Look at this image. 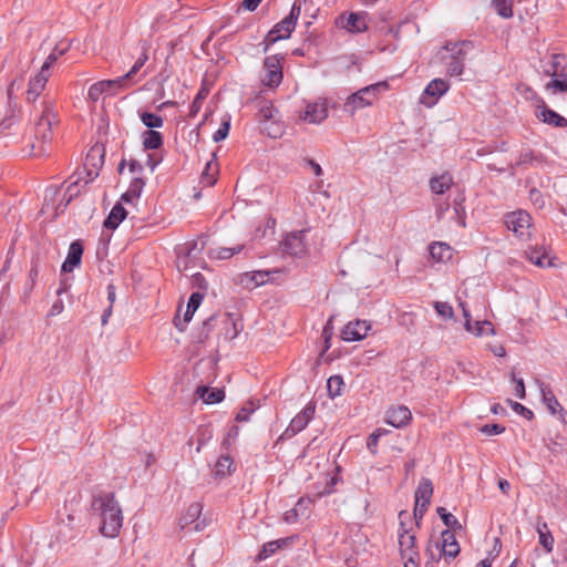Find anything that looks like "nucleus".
I'll return each mask as SVG.
<instances>
[{"label": "nucleus", "mask_w": 567, "mask_h": 567, "mask_svg": "<svg viewBox=\"0 0 567 567\" xmlns=\"http://www.w3.org/2000/svg\"><path fill=\"white\" fill-rule=\"evenodd\" d=\"M48 81L49 76L38 72L28 84L27 101L32 104L33 122V135L27 144L29 156H41L47 152L53 140L54 126L60 122L55 100L49 94L39 100Z\"/></svg>", "instance_id": "nucleus-1"}, {"label": "nucleus", "mask_w": 567, "mask_h": 567, "mask_svg": "<svg viewBox=\"0 0 567 567\" xmlns=\"http://www.w3.org/2000/svg\"><path fill=\"white\" fill-rule=\"evenodd\" d=\"M92 507L100 514V532L103 536L115 538L123 526V512L114 493H102L94 497Z\"/></svg>", "instance_id": "nucleus-2"}, {"label": "nucleus", "mask_w": 567, "mask_h": 567, "mask_svg": "<svg viewBox=\"0 0 567 567\" xmlns=\"http://www.w3.org/2000/svg\"><path fill=\"white\" fill-rule=\"evenodd\" d=\"M473 44L470 41L447 42L441 52V60L445 65L446 74L461 76L464 72L465 62Z\"/></svg>", "instance_id": "nucleus-3"}, {"label": "nucleus", "mask_w": 567, "mask_h": 567, "mask_svg": "<svg viewBox=\"0 0 567 567\" xmlns=\"http://www.w3.org/2000/svg\"><path fill=\"white\" fill-rule=\"evenodd\" d=\"M388 89L389 84L386 81L364 86L347 97L343 111L350 116H354L358 111L372 106L379 100L381 91H386Z\"/></svg>", "instance_id": "nucleus-4"}, {"label": "nucleus", "mask_w": 567, "mask_h": 567, "mask_svg": "<svg viewBox=\"0 0 567 567\" xmlns=\"http://www.w3.org/2000/svg\"><path fill=\"white\" fill-rule=\"evenodd\" d=\"M405 512H400V526L398 529V544L404 567H420L421 556L416 545V535L413 528H406L402 522Z\"/></svg>", "instance_id": "nucleus-5"}, {"label": "nucleus", "mask_w": 567, "mask_h": 567, "mask_svg": "<svg viewBox=\"0 0 567 567\" xmlns=\"http://www.w3.org/2000/svg\"><path fill=\"white\" fill-rule=\"evenodd\" d=\"M257 120L265 132L271 138H278L284 134L285 126L280 121L278 110L271 102L262 101L258 105Z\"/></svg>", "instance_id": "nucleus-6"}, {"label": "nucleus", "mask_w": 567, "mask_h": 567, "mask_svg": "<svg viewBox=\"0 0 567 567\" xmlns=\"http://www.w3.org/2000/svg\"><path fill=\"white\" fill-rule=\"evenodd\" d=\"M300 12V6L293 3L290 13L284 20L274 25L265 39V53L268 51L270 44L290 37L291 32L295 30Z\"/></svg>", "instance_id": "nucleus-7"}, {"label": "nucleus", "mask_w": 567, "mask_h": 567, "mask_svg": "<svg viewBox=\"0 0 567 567\" xmlns=\"http://www.w3.org/2000/svg\"><path fill=\"white\" fill-rule=\"evenodd\" d=\"M284 58L278 54L267 56L264 61L262 69L259 74L261 85L275 90L282 81V62Z\"/></svg>", "instance_id": "nucleus-8"}, {"label": "nucleus", "mask_w": 567, "mask_h": 567, "mask_svg": "<svg viewBox=\"0 0 567 567\" xmlns=\"http://www.w3.org/2000/svg\"><path fill=\"white\" fill-rule=\"evenodd\" d=\"M506 227L512 230L517 237L528 239L532 234V216L523 209H518L506 214Z\"/></svg>", "instance_id": "nucleus-9"}, {"label": "nucleus", "mask_w": 567, "mask_h": 567, "mask_svg": "<svg viewBox=\"0 0 567 567\" xmlns=\"http://www.w3.org/2000/svg\"><path fill=\"white\" fill-rule=\"evenodd\" d=\"M328 117L327 100L319 97L312 102H308L303 111L300 112L299 118L308 124H320Z\"/></svg>", "instance_id": "nucleus-10"}, {"label": "nucleus", "mask_w": 567, "mask_h": 567, "mask_svg": "<svg viewBox=\"0 0 567 567\" xmlns=\"http://www.w3.org/2000/svg\"><path fill=\"white\" fill-rule=\"evenodd\" d=\"M127 89L121 78L114 80H102L95 82L89 87L87 97L96 102L104 93L116 94L117 92Z\"/></svg>", "instance_id": "nucleus-11"}, {"label": "nucleus", "mask_w": 567, "mask_h": 567, "mask_svg": "<svg viewBox=\"0 0 567 567\" xmlns=\"http://www.w3.org/2000/svg\"><path fill=\"white\" fill-rule=\"evenodd\" d=\"M450 89V83L443 79H434L432 80L424 89L420 103L432 107L437 103L440 97H442Z\"/></svg>", "instance_id": "nucleus-12"}, {"label": "nucleus", "mask_w": 567, "mask_h": 567, "mask_svg": "<svg viewBox=\"0 0 567 567\" xmlns=\"http://www.w3.org/2000/svg\"><path fill=\"white\" fill-rule=\"evenodd\" d=\"M365 12H351L348 16L341 14L337 24L350 33H360L368 30Z\"/></svg>", "instance_id": "nucleus-13"}, {"label": "nucleus", "mask_w": 567, "mask_h": 567, "mask_svg": "<svg viewBox=\"0 0 567 567\" xmlns=\"http://www.w3.org/2000/svg\"><path fill=\"white\" fill-rule=\"evenodd\" d=\"M535 116L545 124L564 128L567 126V118L549 109L543 100L536 105Z\"/></svg>", "instance_id": "nucleus-14"}, {"label": "nucleus", "mask_w": 567, "mask_h": 567, "mask_svg": "<svg viewBox=\"0 0 567 567\" xmlns=\"http://www.w3.org/2000/svg\"><path fill=\"white\" fill-rule=\"evenodd\" d=\"M371 326L365 320L350 321L342 330L341 336L344 341H360L368 336Z\"/></svg>", "instance_id": "nucleus-15"}, {"label": "nucleus", "mask_w": 567, "mask_h": 567, "mask_svg": "<svg viewBox=\"0 0 567 567\" xmlns=\"http://www.w3.org/2000/svg\"><path fill=\"white\" fill-rule=\"evenodd\" d=\"M411 420L412 413L405 405L392 406L385 413V422L396 429L406 426Z\"/></svg>", "instance_id": "nucleus-16"}, {"label": "nucleus", "mask_w": 567, "mask_h": 567, "mask_svg": "<svg viewBox=\"0 0 567 567\" xmlns=\"http://www.w3.org/2000/svg\"><path fill=\"white\" fill-rule=\"evenodd\" d=\"M525 257L533 265L539 268H548L554 266L553 257L545 246H528L525 250Z\"/></svg>", "instance_id": "nucleus-17"}, {"label": "nucleus", "mask_w": 567, "mask_h": 567, "mask_svg": "<svg viewBox=\"0 0 567 567\" xmlns=\"http://www.w3.org/2000/svg\"><path fill=\"white\" fill-rule=\"evenodd\" d=\"M315 411L316 406L313 403H309L308 405H306L303 410L291 420L285 434L295 435L302 431L307 426L309 421L313 417Z\"/></svg>", "instance_id": "nucleus-18"}, {"label": "nucleus", "mask_w": 567, "mask_h": 567, "mask_svg": "<svg viewBox=\"0 0 567 567\" xmlns=\"http://www.w3.org/2000/svg\"><path fill=\"white\" fill-rule=\"evenodd\" d=\"M284 250L291 256H302L307 250L305 241V231H295L286 236L284 240Z\"/></svg>", "instance_id": "nucleus-19"}, {"label": "nucleus", "mask_w": 567, "mask_h": 567, "mask_svg": "<svg viewBox=\"0 0 567 567\" xmlns=\"http://www.w3.org/2000/svg\"><path fill=\"white\" fill-rule=\"evenodd\" d=\"M203 506L199 503H193L190 504L186 512L183 514V516L179 518V526L182 529L187 528L192 524L194 525V530L198 532L203 529V526L200 523L197 522V519L200 516Z\"/></svg>", "instance_id": "nucleus-20"}, {"label": "nucleus", "mask_w": 567, "mask_h": 567, "mask_svg": "<svg viewBox=\"0 0 567 567\" xmlns=\"http://www.w3.org/2000/svg\"><path fill=\"white\" fill-rule=\"evenodd\" d=\"M441 538V554L445 558H455L460 554V545L454 533L450 529H445L442 532Z\"/></svg>", "instance_id": "nucleus-21"}, {"label": "nucleus", "mask_w": 567, "mask_h": 567, "mask_svg": "<svg viewBox=\"0 0 567 567\" xmlns=\"http://www.w3.org/2000/svg\"><path fill=\"white\" fill-rule=\"evenodd\" d=\"M83 255V246L79 240L73 241L68 251L66 259L62 264V270L64 272H71L81 262Z\"/></svg>", "instance_id": "nucleus-22"}, {"label": "nucleus", "mask_w": 567, "mask_h": 567, "mask_svg": "<svg viewBox=\"0 0 567 567\" xmlns=\"http://www.w3.org/2000/svg\"><path fill=\"white\" fill-rule=\"evenodd\" d=\"M429 252L436 262H447L452 259L454 249L446 243L435 241L429 246Z\"/></svg>", "instance_id": "nucleus-23"}, {"label": "nucleus", "mask_w": 567, "mask_h": 567, "mask_svg": "<svg viewBox=\"0 0 567 567\" xmlns=\"http://www.w3.org/2000/svg\"><path fill=\"white\" fill-rule=\"evenodd\" d=\"M539 389L542 393V400L544 404L546 405L547 410L551 415H556L559 413L561 416L566 413L565 410L561 408L560 403L556 399L553 391L546 386L544 383H539Z\"/></svg>", "instance_id": "nucleus-24"}, {"label": "nucleus", "mask_w": 567, "mask_h": 567, "mask_svg": "<svg viewBox=\"0 0 567 567\" xmlns=\"http://www.w3.org/2000/svg\"><path fill=\"white\" fill-rule=\"evenodd\" d=\"M269 272L261 270L245 272L240 276V284L247 289H252L267 282Z\"/></svg>", "instance_id": "nucleus-25"}, {"label": "nucleus", "mask_w": 567, "mask_h": 567, "mask_svg": "<svg viewBox=\"0 0 567 567\" xmlns=\"http://www.w3.org/2000/svg\"><path fill=\"white\" fill-rule=\"evenodd\" d=\"M433 495V484L430 478L422 477L419 482V485L414 493V498L416 503H425L431 504V498Z\"/></svg>", "instance_id": "nucleus-26"}, {"label": "nucleus", "mask_w": 567, "mask_h": 567, "mask_svg": "<svg viewBox=\"0 0 567 567\" xmlns=\"http://www.w3.org/2000/svg\"><path fill=\"white\" fill-rule=\"evenodd\" d=\"M127 213L121 203L113 206L107 218L104 220V227L115 229L126 217Z\"/></svg>", "instance_id": "nucleus-27"}, {"label": "nucleus", "mask_w": 567, "mask_h": 567, "mask_svg": "<svg viewBox=\"0 0 567 567\" xmlns=\"http://www.w3.org/2000/svg\"><path fill=\"white\" fill-rule=\"evenodd\" d=\"M467 332L472 333L475 337H484V336H494L495 329L491 321L487 320H476L473 322L470 320V329H465Z\"/></svg>", "instance_id": "nucleus-28"}, {"label": "nucleus", "mask_w": 567, "mask_h": 567, "mask_svg": "<svg viewBox=\"0 0 567 567\" xmlns=\"http://www.w3.org/2000/svg\"><path fill=\"white\" fill-rule=\"evenodd\" d=\"M452 184H453V179H452L451 175H449L447 173L442 174L440 176L432 177L430 179V188H431L432 193H434L436 195L444 194L446 190H449L451 188Z\"/></svg>", "instance_id": "nucleus-29"}, {"label": "nucleus", "mask_w": 567, "mask_h": 567, "mask_svg": "<svg viewBox=\"0 0 567 567\" xmlns=\"http://www.w3.org/2000/svg\"><path fill=\"white\" fill-rule=\"evenodd\" d=\"M196 394L207 404L219 403L225 398V392L220 389L209 390L207 386H198Z\"/></svg>", "instance_id": "nucleus-30"}, {"label": "nucleus", "mask_w": 567, "mask_h": 567, "mask_svg": "<svg viewBox=\"0 0 567 567\" xmlns=\"http://www.w3.org/2000/svg\"><path fill=\"white\" fill-rule=\"evenodd\" d=\"M215 154H213V159L208 161L205 165V168L202 173L200 181L205 186H213L217 181L218 175V164L215 161Z\"/></svg>", "instance_id": "nucleus-31"}, {"label": "nucleus", "mask_w": 567, "mask_h": 567, "mask_svg": "<svg viewBox=\"0 0 567 567\" xmlns=\"http://www.w3.org/2000/svg\"><path fill=\"white\" fill-rule=\"evenodd\" d=\"M148 60V55L146 53V50L142 52V54L137 58L131 70L124 74L123 76H120L126 87H130L134 84V76L137 74V72L144 66L146 61Z\"/></svg>", "instance_id": "nucleus-32"}, {"label": "nucleus", "mask_w": 567, "mask_h": 567, "mask_svg": "<svg viewBox=\"0 0 567 567\" xmlns=\"http://www.w3.org/2000/svg\"><path fill=\"white\" fill-rule=\"evenodd\" d=\"M142 143L145 150H158L163 145V136L158 131L147 130L142 134Z\"/></svg>", "instance_id": "nucleus-33"}, {"label": "nucleus", "mask_w": 567, "mask_h": 567, "mask_svg": "<svg viewBox=\"0 0 567 567\" xmlns=\"http://www.w3.org/2000/svg\"><path fill=\"white\" fill-rule=\"evenodd\" d=\"M566 58L563 54H553L550 56L549 66L545 69V73L550 76L565 74Z\"/></svg>", "instance_id": "nucleus-34"}, {"label": "nucleus", "mask_w": 567, "mask_h": 567, "mask_svg": "<svg viewBox=\"0 0 567 567\" xmlns=\"http://www.w3.org/2000/svg\"><path fill=\"white\" fill-rule=\"evenodd\" d=\"M537 533L539 537V544L543 546L546 553H551L554 548V537L548 529L547 523H542L537 526Z\"/></svg>", "instance_id": "nucleus-35"}, {"label": "nucleus", "mask_w": 567, "mask_h": 567, "mask_svg": "<svg viewBox=\"0 0 567 567\" xmlns=\"http://www.w3.org/2000/svg\"><path fill=\"white\" fill-rule=\"evenodd\" d=\"M204 299V295L200 292H193L188 299L186 311L184 313L183 321L184 323H187L192 320L195 311L200 306L202 301Z\"/></svg>", "instance_id": "nucleus-36"}, {"label": "nucleus", "mask_w": 567, "mask_h": 567, "mask_svg": "<svg viewBox=\"0 0 567 567\" xmlns=\"http://www.w3.org/2000/svg\"><path fill=\"white\" fill-rule=\"evenodd\" d=\"M288 538H280L276 540L268 542L262 546V549L260 550L258 555V559H267L270 556H272L278 549L282 548L287 543Z\"/></svg>", "instance_id": "nucleus-37"}, {"label": "nucleus", "mask_w": 567, "mask_h": 567, "mask_svg": "<svg viewBox=\"0 0 567 567\" xmlns=\"http://www.w3.org/2000/svg\"><path fill=\"white\" fill-rule=\"evenodd\" d=\"M513 6L514 0H492V7L496 13L504 19H509L513 17Z\"/></svg>", "instance_id": "nucleus-38"}, {"label": "nucleus", "mask_w": 567, "mask_h": 567, "mask_svg": "<svg viewBox=\"0 0 567 567\" xmlns=\"http://www.w3.org/2000/svg\"><path fill=\"white\" fill-rule=\"evenodd\" d=\"M140 120L148 130L159 128L164 125V118L151 112L140 113Z\"/></svg>", "instance_id": "nucleus-39"}, {"label": "nucleus", "mask_w": 567, "mask_h": 567, "mask_svg": "<svg viewBox=\"0 0 567 567\" xmlns=\"http://www.w3.org/2000/svg\"><path fill=\"white\" fill-rule=\"evenodd\" d=\"M233 458L228 455L220 456L215 465V475L218 477H225L231 473Z\"/></svg>", "instance_id": "nucleus-40"}, {"label": "nucleus", "mask_w": 567, "mask_h": 567, "mask_svg": "<svg viewBox=\"0 0 567 567\" xmlns=\"http://www.w3.org/2000/svg\"><path fill=\"white\" fill-rule=\"evenodd\" d=\"M436 513L441 517L447 529L457 530L462 528V525L458 522V519L451 513H447V511L444 507H437Z\"/></svg>", "instance_id": "nucleus-41"}, {"label": "nucleus", "mask_w": 567, "mask_h": 567, "mask_svg": "<svg viewBox=\"0 0 567 567\" xmlns=\"http://www.w3.org/2000/svg\"><path fill=\"white\" fill-rule=\"evenodd\" d=\"M344 382L342 377L332 375L327 381V389L330 398L339 396L342 392Z\"/></svg>", "instance_id": "nucleus-42"}, {"label": "nucleus", "mask_w": 567, "mask_h": 567, "mask_svg": "<svg viewBox=\"0 0 567 567\" xmlns=\"http://www.w3.org/2000/svg\"><path fill=\"white\" fill-rule=\"evenodd\" d=\"M243 248H244L243 245H237L235 247H229V248L219 247V248L214 249L212 251V255L217 259H228V258L233 257L234 255L239 254L243 250Z\"/></svg>", "instance_id": "nucleus-43"}, {"label": "nucleus", "mask_w": 567, "mask_h": 567, "mask_svg": "<svg viewBox=\"0 0 567 567\" xmlns=\"http://www.w3.org/2000/svg\"><path fill=\"white\" fill-rule=\"evenodd\" d=\"M554 78L555 79H553L551 81H549L546 84V90L551 91L554 93L555 92H567V76H566V74L554 76Z\"/></svg>", "instance_id": "nucleus-44"}, {"label": "nucleus", "mask_w": 567, "mask_h": 567, "mask_svg": "<svg viewBox=\"0 0 567 567\" xmlns=\"http://www.w3.org/2000/svg\"><path fill=\"white\" fill-rule=\"evenodd\" d=\"M434 308L440 317L443 319H452L454 317V310L449 302L435 301Z\"/></svg>", "instance_id": "nucleus-45"}, {"label": "nucleus", "mask_w": 567, "mask_h": 567, "mask_svg": "<svg viewBox=\"0 0 567 567\" xmlns=\"http://www.w3.org/2000/svg\"><path fill=\"white\" fill-rule=\"evenodd\" d=\"M229 128H230V117H227L226 120H224L221 122L219 128L214 133L213 140L215 142H220V141L225 140L229 133Z\"/></svg>", "instance_id": "nucleus-46"}, {"label": "nucleus", "mask_w": 567, "mask_h": 567, "mask_svg": "<svg viewBox=\"0 0 567 567\" xmlns=\"http://www.w3.org/2000/svg\"><path fill=\"white\" fill-rule=\"evenodd\" d=\"M198 243L197 241H192V243H187L186 244V249H187V255L184 259H182L179 261V264H183L184 265V270H187L188 269V265H187V261L189 259V257L193 256V251L194 250H197V251H202L203 248H204V241L202 240L200 243V247L198 248ZM178 267H181V265H178Z\"/></svg>", "instance_id": "nucleus-47"}, {"label": "nucleus", "mask_w": 567, "mask_h": 567, "mask_svg": "<svg viewBox=\"0 0 567 567\" xmlns=\"http://www.w3.org/2000/svg\"><path fill=\"white\" fill-rule=\"evenodd\" d=\"M145 186V183L141 176H133L132 182L128 186V190L136 196L137 198L141 196V193Z\"/></svg>", "instance_id": "nucleus-48"}, {"label": "nucleus", "mask_w": 567, "mask_h": 567, "mask_svg": "<svg viewBox=\"0 0 567 567\" xmlns=\"http://www.w3.org/2000/svg\"><path fill=\"white\" fill-rule=\"evenodd\" d=\"M58 60V53L55 51H52L48 58L45 59V61L43 62L39 73L43 74V75H47L50 78L51 73H50V69L51 66L56 62Z\"/></svg>", "instance_id": "nucleus-49"}, {"label": "nucleus", "mask_w": 567, "mask_h": 567, "mask_svg": "<svg viewBox=\"0 0 567 567\" xmlns=\"http://www.w3.org/2000/svg\"><path fill=\"white\" fill-rule=\"evenodd\" d=\"M507 403L512 406V409L519 415H523L524 417L530 420L534 417V413L527 409L526 406H524L523 404L518 403V402H514L512 400H507Z\"/></svg>", "instance_id": "nucleus-50"}, {"label": "nucleus", "mask_w": 567, "mask_h": 567, "mask_svg": "<svg viewBox=\"0 0 567 567\" xmlns=\"http://www.w3.org/2000/svg\"><path fill=\"white\" fill-rule=\"evenodd\" d=\"M313 504V499L310 497H301L297 502L295 508L299 512L300 516H306L309 512L310 506Z\"/></svg>", "instance_id": "nucleus-51"}, {"label": "nucleus", "mask_w": 567, "mask_h": 567, "mask_svg": "<svg viewBox=\"0 0 567 567\" xmlns=\"http://www.w3.org/2000/svg\"><path fill=\"white\" fill-rule=\"evenodd\" d=\"M430 504H425V503H416L415 502V505H414V511H413V516H414V519H415V524L416 526L419 527L420 526V522L422 520L424 514L426 513L427 508H429Z\"/></svg>", "instance_id": "nucleus-52"}, {"label": "nucleus", "mask_w": 567, "mask_h": 567, "mask_svg": "<svg viewBox=\"0 0 567 567\" xmlns=\"http://www.w3.org/2000/svg\"><path fill=\"white\" fill-rule=\"evenodd\" d=\"M430 504H425V503H416L415 502V505H414V511H413V516H414V519H415V524L416 526L419 527L420 526V522L422 520L424 514L426 513L427 508H429Z\"/></svg>", "instance_id": "nucleus-53"}, {"label": "nucleus", "mask_w": 567, "mask_h": 567, "mask_svg": "<svg viewBox=\"0 0 567 567\" xmlns=\"http://www.w3.org/2000/svg\"><path fill=\"white\" fill-rule=\"evenodd\" d=\"M79 193H80L79 181H75V182L71 183L66 188L65 195L68 196V198L64 204V207H66L71 203L73 197L78 196Z\"/></svg>", "instance_id": "nucleus-54"}, {"label": "nucleus", "mask_w": 567, "mask_h": 567, "mask_svg": "<svg viewBox=\"0 0 567 567\" xmlns=\"http://www.w3.org/2000/svg\"><path fill=\"white\" fill-rule=\"evenodd\" d=\"M505 431V427L501 424H486L481 427V432L486 435H497Z\"/></svg>", "instance_id": "nucleus-55"}, {"label": "nucleus", "mask_w": 567, "mask_h": 567, "mask_svg": "<svg viewBox=\"0 0 567 567\" xmlns=\"http://www.w3.org/2000/svg\"><path fill=\"white\" fill-rule=\"evenodd\" d=\"M529 199L538 208H543L545 206V199L543 197V194L538 189L533 188L529 192Z\"/></svg>", "instance_id": "nucleus-56"}, {"label": "nucleus", "mask_w": 567, "mask_h": 567, "mask_svg": "<svg viewBox=\"0 0 567 567\" xmlns=\"http://www.w3.org/2000/svg\"><path fill=\"white\" fill-rule=\"evenodd\" d=\"M252 404L249 403L248 405L243 406L239 412L236 415V420L238 422H246L249 420L250 414L254 412Z\"/></svg>", "instance_id": "nucleus-57"}, {"label": "nucleus", "mask_w": 567, "mask_h": 567, "mask_svg": "<svg viewBox=\"0 0 567 567\" xmlns=\"http://www.w3.org/2000/svg\"><path fill=\"white\" fill-rule=\"evenodd\" d=\"M204 99H205V95L203 94V92H199L196 95V97L194 99V101L190 105V111H189V115L192 117L196 116V114L199 112Z\"/></svg>", "instance_id": "nucleus-58"}, {"label": "nucleus", "mask_w": 567, "mask_h": 567, "mask_svg": "<svg viewBox=\"0 0 567 567\" xmlns=\"http://www.w3.org/2000/svg\"><path fill=\"white\" fill-rule=\"evenodd\" d=\"M512 380L515 382V395L518 399L524 400L526 396V390L523 379H517L513 375Z\"/></svg>", "instance_id": "nucleus-59"}, {"label": "nucleus", "mask_w": 567, "mask_h": 567, "mask_svg": "<svg viewBox=\"0 0 567 567\" xmlns=\"http://www.w3.org/2000/svg\"><path fill=\"white\" fill-rule=\"evenodd\" d=\"M379 440H380V433L379 432H373L368 437L367 447L369 449V451L372 454H377V446H378Z\"/></svg>", "instance_id": "nucleus-60"}, {"label": "nucleus", "mask_w": 567, "mask_h": 567, "mask_svg": "<svg viewBox=\"0 0 567 567\" xmlns=\"http://www.w3.org/2000/svg\"><path fill=\"white\" fill-rule=\"evenodd\" d=\"M299 512L293 507L284 514V520L288 524H293L299 517Z\"/></svg>", "instance_id": "nucleus-61"}, {"label": "nucleus", "mask_w": 567, "mask_h": 567, "mask_svg": "<svg viewBox=\"0 0 567 567\" xmlns=\"http://www.w3.org/2000/svg\"><path fill=\"white\" fill-rule=\"evenodd\" d=\"M63 309H64L63 301H62L61 299H59V300H56V301L52 305V307H51V309H50V311H49V313H48V315H49L50 317L58 316V315L62 313Z\"/></svg>", "instance_id": "nucleus-62"}, {"label": "nucleus", "mask_w": 567, "mask_h": 567, "mask_svg": "<svg viewBox=\"0 0 567 567\" xmlns=\"http://www.w3.org/2000/svg\"><path fill=\"white\" fill-rule=\"evenodd\" d=\"M458 306L462 309L463 317L465 319L464 328L470 329V320H472L470 310L467 309L466 303L464 301H460Z\"/></svg>", "instance_id": "nucleus-63"}, {"label": "nucleus", "mask_w": 567, "mask_h": 567, "mask_svg": "<svg viewBox=\"0 0 567 567\" xmlns=\"http://www.w3.org/2000/svg\"><path fill=\"white\" fill-rule=\"evenodd\" d=\"M130 172L134 176H141L142 172H143L142 164L140 162L135 161V159H131L130 161Z\"/></svg>", "instance_id": "nucleus-64"}]
</instances>
